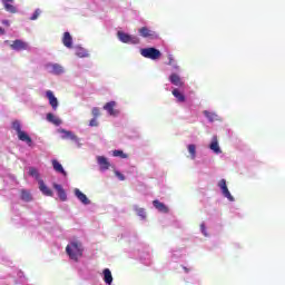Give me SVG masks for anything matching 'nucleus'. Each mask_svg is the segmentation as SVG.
Instances as JSON below:
<instances>
[{
	"label": "nucleus",
	"mask_w": 285,
	"mask_h": 285,
	"mask_svg": "<svg viewBox=\"0 0 285 285\" xmlns=\"http://www.w3.org/2000/svg\"><path fill=\"white\" fill-rule=\"evenodd\" d=\"M66 253L69 255L70 259L78 262L79 257H82L83 255V247L81 246L80 242H71L69 245H67Z\"/></svg>",
	"instance_id": "f257e3e1"
},
{
	"label": "nucleus",
	"mask_w": 285,
	"mask_h": 285,
	"mask_svg": "<svg viewBox=\"0 0 285 285\" xmlns=\"http://www.w3.org/2000/svg\"><path fill=\"white\" fill-rule=\"evenodd\" d=\"M140 55L146 59H153L154 61L161 57V51L153 47L141 49Z\"/></svg>",
	"instance_id": "f03ea898"
},
{
	"label": "nucleus",
	"mask_w": 285,
	"mask_h": 285,
	"mask_svg": "<svg viewBox=\"0 0 285 285\" xmlns=\"http://www.w3.org/2000/svg\"><path fill=\"white\" fill-rule=\"evenodd\" d=\"M117 37L119 41H121L122 43H134V45L139 43V38L135 36H130L124 31H118Z\"/></svg>",
	"instance_id": "7ed1b4c3"
},
{
	"label": "nucleus",
	"mask_w": 285,
	"mask_h": 285,
	"mask_svg": "<svg viewBox=\"0 0 285 285\" xmlns=\"http://www.w3.org/2000/svg\"><path fill=\"white\" fill-rule=\"evenodd\" d=\"M218 188H220L222 194L224 197H226L229 202H235V198L230 194V190H228V186L226 185V179H220L218 183Z\"/></svg>",
	"instance_id": "20e7f679"
},
{
	"label": "nucleus",
	"mask_w": 285,
	"mask_h": 285,
	"mask_svg": "<svg viewBox=\"0 0 285 285\" xmlns=\"http://www.w3.org/2000/svg\"><path fill=\"white\" fill-rule=\"evenodd\" d=\"M138 32L144 39H157V32L148 29V27H141Z\"/></svg>",
	"instance_id": "39448f33"
},
{
	"label": "nucleus",
	"mask_w": 285,
	"mask_h": 285,
	"mask_svg": "<svg viewBox=\"0 0 285 285\" xmlns=\"http://www.w3.org/2000/svg\"><path fill=\"white\" fill-rule=\"evenodd\" d=\"M58 132H60L61 139H70L71 141H75L76 144H79V137L75 135L72 131L66 130V129H59Z\"/></svg>",
	"instance_id": "423d86ee"
},
{
	"label": "nucleus",
	"mask_w": 285,
	"mask_h": 285,
	"mask_svg": "<svg viewBox=\"0 0 285 285\" xmlns=\"http://www.w3.org/2000/svg\"><path fill=\"white\" fill-rule=\"evenodd\" d=\"M46 97L49 100V105L51 106L52 110H57V108H59V100L57 97H55V94L51 90H47Z\"/></svg>",
	"instance_id": "0eeeda50"
},
{
	"label": "nucleus",
	"mask_w": 285,
	"mask_h": 285,
	"mask_svg": "<svg viewBox=\"0 0 285 285\" xmlns=\"http://www.w3.org/2000/svg\"><path fill=\"white\" fill-rule=\"evenodd\" d=\"M52 186H53L55 190H57L60 202H67L68 195L66 194V189H63V186H61L60 184H57V183H53Z\"/></svg>",
	"instance_id": "6e6552de"
},
{
	"label": "nucleus",
	"mask_w": 285,
	"mask_h": 285,
	"mask_svg": "<svg viewBox=\"0 0 285 285\" xmlns=\"http://www.w3.org/2000/svg\"><path fill=\"white\" fill-rule=\"evenodd\" d=\"M10 48L12 50H17L18 52L21 50H28V43L23 40H14L11 45Z\"/></svg>",
	"instance_id": "1a4fd4ad"
},
{
	"label": "nucleus",
	"mask_w": 285,
	"mask_h": 285,
	"mask_svg": "<svg viewBox=\"0 0 285 285\" xmlns=\"http://www.w3.org/2000/svg\"><path fill=\"white\" fill-rule=\"evenodd\" d=\"M115 106H117V102L109 101L104 106V110H107L108 115L111 117H117V115H119V110H115Z\"/></svg>",
	"instance_id": "9d476101"
},
{
	"label": "nucleus",
	"mask_w": 285,
	"mask_h": 285,
	"mask_svg": "<svg viewBox=\"0 0 285 285\" xmlns=\"http://www.w3.org/2000/svg\"><path fill=\"white\" fill-rule=\"evenodd\" d=\"M39 185V190L42 193V195H45L46 197H52L55 195V193L52 191V189H50L49 187L46 186V183L43 180H39L38 183Z\"/></svg>",
	"instance_id": "9b49d317"
},
{
	"label": "nucleus",
	"mask_w": 285,
	"mask_h": 285,
	"mask_svg": "<svg viewBox=\"0 0 285 285\" xmlns=\"http://www.w3.org/2000/svg\"><path fill=\"white\" fill-rule=\"evenodd\" d=\"M75 196L77 197V199H79V202H81V204H85V206H88V204H90V199H88V196L79 190V188L75 189Z\"/></svg>",
	"instance_id": "f8f14e48"
},
{
	"label": "nucleus",
	"mask_w": 285,
	"mask_h": 285,
	"mask_svg": "<svg viewBox=\"0 0 285 285\" xmlns=\"http://www.w3.org/2000/svg\"><path fill=\"white\" fill-rule=\"evenodd\" d=\"M97 161L100 167V170H108V168H110V161H108V158L104 156H98Z\"/></svg>",
	"instance_id": "ddd939ff"
},
{
	"label": "nucleus",
	"mask_w": 285,
	"mask_h": 285,
	"mask_svg": "<svg viewBox=\"0 0 285 285\" xmlns=\"http://www.w3.org/2000/svg\"><path fill=\"white\" fill-rule=\"evenodd\" d=\"M14 0H2L4 10H7V12H11V14H17V7H14L13 3Z\"/></svg>",
	"instance_id": "4468645a"
},
{
	"label": "nucleus",
	"mask_w": 285,
	"mask_h": 285,
	"mask_svg": "<svg viewBox=\"0 0 285 285\" xmlns=\"http://www.w3.org/2000/svg\"><path fill=\"white\" fill-rule=\"evenodd\" d=\"M209 148L216 155H222V148H219V142L217 141V136L213 137Z\"/></svg>",
	"instance_id": "2eb2a0df"
},
{
	"label": "nucleus",
	"mask_w": 285,
	"mask_h": 285,
	"mask_svg": "<svg viewBox=\"0 0 285 285\" xmlns=\"http://www.w3.org/2000/svg\"><path fill=\"white\" fill-rule=\"evenodd\" d=\"M52 166H53V170H56V173H60V175H63V177L68 176V173H66V170L63 169V166L60 165V163L57 159H53L51 161Z\"/></svg>",
	"instance_id": "dca6fc26"
},
{
	"label": "nucleus",
	"mask_w": 285,
	"mask_h": 285,
	"mask_svg": "<svg viewBox=\"0 0 285 285\" xmlns=\"http://www.w3.org/2000/svg\"><path fill=\"white\" fill-rule=\"evenodd\" d=\"M169 81H170V83H173L174 86H177L178 88H181V86H184L181 78L177 73H171L169 76Z\"/></svg>",
	"instance_id": "f3484780"
},
{
	"label": "nucleus",
	"mask_w": 285,
	"mask_h": 285,
	"mask_svg": "<svg viewBox=\"0 0 285 285\" xmlns=\"http://www.w3.org/2000/svg\"><path fill=\"white\" fill-rule=\"evenodd\" d=\"M62 43L66 48H72V36H70V32L63 33Z\"/></svg>",
	"instance_id": "a211bd4d"
},
{
	"label": "nucleus",
	"mask_w": 285,
	"mask_h": 285,
	"mask_svg": "<svg viewBox=\"0 0 285 285\" xmlns=\"http://www.w3.org/2000/svg\"><path fill=\"white\" fill-rule=\"evenodd\" d=\"M17 136L20 141H26V144H28V145L32 144V138H30V136L28 134H26V131H23V130L19 131L17 134Z\"/></svg>",
	"instance_id": "6ab92c4d"
},
{
	"label": "nucleus",
	"mask_w": 285,
	"mask_h": 285,
	"mask_svg": "<svg viewBox=\"0 0 285 285\" xmlns=\"http://www.w3.org/2000/svg\"><path fill=\"white\" fill-rule=\"evenodd\" d=\"M153 205H154V208L159 210V213H168V207L164 203L159 200H154Z\"/></svg>",
	"instance_id": "aec40b11"
},
{
	"label": "nucleus",
	"mask_w": 285,
	"mask_h": 285,
	"mask_svg": "<svg viewBox=\"0 0 285 285\" xmlns=\"http://www.w3.org/2000/svg\"><path fill=\"white\" fill-rule=\"evenodd\" d=\"M47 121L53 126H61V119L57 118L53 114H47Z\"/></svg>",
	"instance_id": "412c9836"
},
{
	"label": "nucleus",
	"mask_w": 285,
	"mask_h": 285,
	"mask_svg": "<svg viewBox=\"0 0 285 285\" xmlns=\"http://www.w3.org/2000/svg\"><path fill=\"white\" fill-rule=\"evenodd\" d=\"M104 282L108 285L112 284V272H110L108 268L104 269Z\"/></svg>",
	"instance_id": "4be33fe9"
},
{
	"label": "nucleus",
	"mask_w": 285,
	"mask_h": 285,
	"mask_svg": "<svg viewBox=\"0 0 285 285\" xmlns=\"http://www.w3.org/2000/svg\"><path fill=\"white\" fill-rule=\"evenodd\" d=\"M171 95H174V97L177 98V101H179L180 104H184V101H186V96H184V94H181L179 89H174L171 91Z\"/></svg>",
	"instance_id": "5701e85b"
},
{
	"label": "nucleus",
	"mask_w": 285,
	"mask_h": 285,
	"mask_svg": "<svg viewBox=\"0 0 285 285\" xmlns=\"http://www.w3.org/2000/svg\"><path fill=\"white\" fill-rule=\"evenodd\" d=\"M29 175H30V177H35V179L38 181V184H39V181L42 180L41 175L39 174V170H37V168H35V167L29 168Z\"/></svg>",
	"instance_id": "b1692460"
},
{
	"label": "nucleus",
	"mask_w": 285,
	"mask_h": 285,
	"mask_svg": "<svg viewBox=\"0 0 285 285\" xmlns=\"http://www.w3.org/2000/svg\"><path fill=\"white\" fill-rule=\"evenodd\" d=\"M20 199H22V202H32V195L30 191L22 189L20 191Z\"/></svg>",
	"instance_id": "393cba45"
},
{
	"label": "nucleus",
	"mask_w": 285,
	"mask_h": 285,
	"mask_svg": "<svg viewBox=\"0 0 285 285\" xmlns=\"http://www.w3.org/2000/svg\"><path fill=\"white\" fill-rule=\"evenodd\" d=\"M63 72V67H61L60 65H52L51 66V73L52 75H62Z\"/></svg>",
	"instance_id": "a878e982"
},
{
	"label": "nucleus",
	"mask_w": 285,
	"mask_h": 285,
	"mask_svg": "<svg viewBox=\"0 0 285 285\" xmlns=\"http://www.w3.org/2000/svg\"><path fill=\"white\" fill-rule=\"evenodd\" d=\"M187 149H188V153L190 155V158L195 159V157H197V146L191 144V145L187 146Z\"/></svg>",
	"instance_id": "bb28decb"
},
{
	"label": "nucleus",
	"mask_w": 285,
	"mask_h": 285,
	"mask_svg": "<svg viewBox=\"0 0 285 285\" xmlns=\"http://www.w3.org/2000/svg\"><path fill=\"white\" fill-rule=\"evenodd\" d=\"M114 157H120L121 159H128V155L124 153V150H114Z\"/></svg>",
	"instance_id": "cd10ccee"
},
{
	"label": "nucleus",
	"mask_w": 285,
	"mask_h": 285,
	"mask_svg": "<svg viewBox=\"0 0 285 285\" xmlns=\"http://www.w3.org/2000/svg\"><path fill=\"white\" fill-rule=\"evenodd\" d=\"M12 128L16 130L17 135L21 132V122L19 120H16L12 122Z\"/></svg>",
	"instance_id": "c85d7f7f"
},
{
	"label": "nucleus",
	"mask_w": 285,
	"mask_h": 285,
	"mask_svg": "<svg viewBox=\"0 0 285 285\" xmlns=\"http://www.w3.org/2000/svg\"><path fill=\"white\" fill-rule=\"evenodd\" d=\"M136 213H137L138 217H141V219H146V209L136 208Z\"/></svg>",
	"instance_id": "c756f323"
},
{
	"label": "nucleus",
	"mask_w": 285,
	"mask_h": 285,
	"mask_svg": "<svg viewBox=\"0 0 285 285\" xmlns=\"http://www.w3.org/2000/svg\"><path fill=\"white\" fill-rule=\"evenodd\" d=\"M203 114L205 115V117L207 119H209V121H215V114H213V112H210L208 110H205Z\"/></svg>",
	"instance_id": "7c9ffc66"
},
{
	"label": "nucleus",
	"mask_w": 285,
	"mask_h": 285,
	"mask_svg": "<svg viewBox=\"0 0 285 285\" xmlns=\"http://www.w3.org/2000/svg\"><path fill=\"white\" fill-rule=\"evenodd\" d=\"M91 115L94 116V118L97 119V117H99L101 115V111L99 110V107H94L91 110Z\"/></svg>",
	"instance_id": "2f4dec72"
},
{
	"label": "nucleus",
	"mask_w": 285,
	"mask_h": 285,
	"mask_svg": "<svg viewBox=\"0 0 285 285\" xmlns=\"http://www.w3.org/2000/svg\"><path fill=\"white\" fill-rule=\"evenodd\" d=\"M39 14H41V11L39 9H37L33 14L31 16L30 20L31 21H37V19H39Z\"/></svg>",
	"instance_id": "473e14b6"
},
{
	"label": "nucleus",
	"mask_w": 285,
	"mask_h": 285,
	"mask_svg": "<svg viewBox=\"0 0 285 285\" xmlns=\"http://www.w3.org/2000/svg\"><path fill=\"white\" fill-rule=\"evenodd\" d=\"M89 126L91 128H95L97 126H99V121L97 120V118H92L90 121H89Z\"/></svg>",
	"instance_id": "72a5a7b5"
},
{
	"label": "nucleus",
	"mask_w": 285,
	"mask_h": 285,
	"mask_svg": "<svg viewBox=\"0 0 285 285\" xmlns=\"http://www.w3.org/2000/svg\"><path fill=\"white\" fill-rule=\"evenodd\" d=\"M116 177H118V179L120 181H125L126 180V176H124V174L119 173V171H116Z\"/></svg>",
	"instance_id": "f704fd0d"
},
{
	"label": "nucleus",
	"mask_w": 285,
	"mask_h": 285,
	"mask_svg": "<svg viewBox=\"0 0 285 285\" xmlns=\"http://www.w3.org/2000/svg\"><path fill=\"white\" fill-rule=\"evenodd\" d=\"M200 230H202L203 235H205V237H208V234L206 233V225L204 223L200 224Z\"/></svg>",
	"instance_id": "c9c22d12"
},
{
	"label": "nucleus",
	"mask_w": 285,
	"mask_h": 285,
	"mask_svg": "<svg viewBox=\"0 0 285 285\" xmlns=\"http://www.w3.org/2000/svg\"><path fill=\"white\" fill-rule=\"evenodd\" d=\"M168 59H169L168 66H173V61H174L173 56H169Z\"/></svg>",
	"instance_id": "e433bc0d"
},
{
	"label": "nucleus",
	"mask_w": 285,
	"mask_h": 285,
	"mask_svg": "<svg viewBox=\"0 0 285 285\" xmlns=\"http://www.w3.org/2000/svg\"><path fill=\"white\" fill-rule=\"evenodd\" d=\"M2 23H3V26H10V21H8V20H3Z\"/></svg>",
	"instance_id": "4c0bfd02"
},
{
	"label": "nucleus",
	"mask_w": 285,
	"mask_h": 285,
	"mask_svg": "<svg viewBox=\"0 0 285 285\" xmlns=\"http://www.w3.org/2000/svg\"><path fill=\"white\" fill-rule=\"evenodd\" d=\"M0 35H6V30H3V28L0 27Z\"/></svg>",
	"instance_id": "58836bf2"
}]
</instances>
